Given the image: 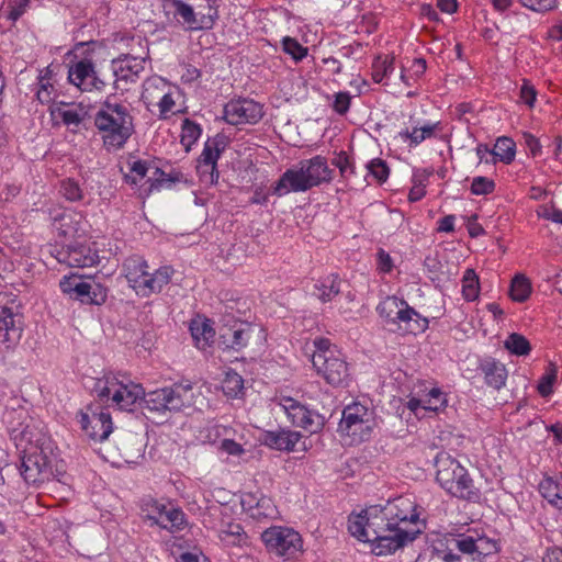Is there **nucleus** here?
<instances>
[{
	"mask_svg": "<svg viewBox=\"0 0 562 562\" xmlns=\"http://www.w3.org/2000/svg\"><path fill=\"white\" fill-rule=\"evenodd\" d=\"M5 422L15 446L23 452L20 473L27 484L38 485L52 474L50 460L44 452L48 440L42 423L33 420L24 409L7 413Z\"/></svg>",
	"mask_w": 562,
	"mask_h": 562,
	"instance_id": "f257e3e1",
	"label": "nucleus"
},
{
	"mask_svg": "<svg viewBox=\"0 0 562 562\" xmlns=\"http://www.w3.org/2000/svg\"><path fill=\"white\" fill-rule=\"evenodd\" d=\"M389 521L394 522L395 538H382L385 551H396L413 542L422 533V522L417 505L407 496H400L387 502L383 507Z\"/></svg>",
	"mask_w": 562,
	"mask_h": 562,
	"instance_id": "f03ea898",
	"label": "nucleus"
},
{
	"mask_svg": "<svg viewBox=\"0 0 562 562\" xmlns=\"http://www.w3.org/2000/svg\"><path fill=\"white\" fill-rule=\"evenodd\" d=\"M435 467L437 469L436 481L450 495L470 502H475L480 498V492L474 486L468 470L449 453H438Z\"/></svg>",
	"mask_w": 562,
	"mask_h": 562,
	"instance_id": "7ed1b4c3",
	"label": "nucleus"
},
{
	"mask_svg": "<svg viewBox=\"0 0 562 562\" xmlns=\"http://www.w3.org/2000/svg\"><path fill=\"white\" fill-rule=\"evenodd\" d=\"M94 392L102 404L124 412H133L140 394V385L128 375L108 373L98 379Z\"/></svg>",
	"mask_w": 562,
	"mask_h": 562,
	"instance_id": "20e7f679",
	"label": "nucleus"
},
{
	"mask_svg": "<svg viewBox=\"0 0 562 562\" xmlns=\"http://www.w3.org/2000/svg\"><path fill=\"white\" fill-rule=\"evenodd\" d=\"M94 124L102 133L105 147L120 148L133 131L132 116L120 104H105L95 115Z\"/></svg>",
	"mask_w": 562,
	"mask_h": 562,
	"instance_id": "39448f33",
	"label": "nucleus"
},
{
	"mask_svg": "<svg viewBox=\"0 0 562 562\" xmlns=\"http://www.w3.org/2000/svg\"><path fill=\"white\" fill-rule=\"evenodd\" d=\"M24 331V316L13 293L0 292V347L15 348Z\"/></svg>",
	"mask_w": 562,
	"mask_h": 562,
	"instance_id": "423d86ee",
	"label": "nucleus"
},
{
	"mask_svg": "<svg viewBox=\"0 0 562 562\" xmlns=\"http://www.w3.org/2000/svg\"><path fill=\"white\" fill-rule=\"evenodd\" d=\"M374 427L373 412L360 403H352L344 408L338 431L350 438V445H356L368 440Z\"/></svg>",
	"mask_w": 562,
	"mask_h": 562,
	"instance_id": "0eeeda50",
	"label": "nucleus"
},
{
	"mask_svg": "<svg viewBox=\"0 0 562 562\" xmlns=\"http://www.w3.org/2000/svg\"><path fill=\"white\" fill-rule=\"evenodd\" d=\"M261 540L269 553L285 560L295 559L303 552L301 535L293 528L272 526L261 532Z\"/></svg>",
	"mask_w": 562,
	"mask_h": 562,
	"instance_id": "6e6552de",
	"label": "nucleus"
},
{
	"mask_svg": "<svg viewBox=\"0 0 562 562\" xmlns=\"http://www.w3.org/2000/svg\"><path fill=\"white\" fill-rule=\"evenodd\" d=\"M146 512L145 519L150 520L151 525H157L171 532L184 529L187 525L186 514L182 509L172 507L167 510L164 503L153 498L151 496L143 497V513Z\"/></svg>",
	"mask_w": 562,
	"mask_h": 562,
	"instance_id": "1a4fd4ad",
	"label": "nucleus"
},
{
	"mask_svg": "<svg viewBox=\"0 0 562 562\" xmlns=\"http://www.w3.org/2000/svg\"><path fill=\"white\" fill-rule=\"evenodd\" d=\"M85 434L94 441H104L113 431L110 413L105 408L89 405L77 415Z\"/></svg>",
	"mask_w": 562,
	"mask_h": 562,
	"instance_id": "9d476101",
	"label": "nucleus"
},
{
	"mask_svg": "<svg viewBox=\"0 0 562 562\" xmlns=\"http://www.w3.org/2000/svg\"><path fill=\"white\" fill-rule=\"evenodd\" d=\"M60 291L72 300L85 304L101 305L106 300V290L101 284L85 281L81 277L71 274L65 276L59 281Z\"/></svg>",
	"mask_w": 562,
	"mask_h": 562,
	"instance_id": "9b49d317",
	"label": "nucleus"
},
{
	"mask_svg": "<svg viewBox=\"0 0 562 562\" xmlns=\"http://www.w3.org/2000/svg\"><path fill=\"white\" fill-rule=\"evenodd\" d=\"M312 363L318 375L331 386H347L351 380L348 363L340 351L312 358Z\"/></svg>",
	"mask_w": 562,
	"mask_h": 562,
	"instance_id": "f8f14e48",
	"label": "nucleus"
},
{
	"mask_svg": "<svg viewBox=\"0 0 562 562\" xmlns=\"http://www.w3.org/2000/svg\"><path fill=\"white\" fill-rule=\"evenodd\" d=\"M367 527L371 533L369 542L372 543V552L375 555H386L395 551H385L387 548L382 547V538L394 539V522L389 521L383 508L370 507L366 509Z\"/></svg>",
	"mask_w": 562,
	"mask_h": 562,
	"instance_id": "ddd939ff",
	"label": "nucleus"
},
{
	"mask_svg": "<svg viewBox=\"0 0 562 562\" xmlns=\"http://www.w3.org/2000/svg\"><path fill=\"white\" fill-rule=\"evenodd\" d=\"M280 405L293 426L301 427L310 434H316L323 429L325 417L315 411L308 409L296 400L283 397Z\"/></svg>",
	"mask_w": 562,
	"mask_h": 562,
	"instance_id": "4468645a",
	"label": "nucleus"
},
{
	"mask_svg": "<svg viewBox=\"0 0 562 562\" xmlns=\"http://www.w3.org/2000/svg\"><path fill=\"white\" fill-rule=\"evenodd\" d=\"M262 116V105L251 99L231 100L224 106V120L231 125L256 124Z\"/></svg>",
	"mask_w": 562,
	"mask_h": 562,
	"instance_id": "2eb2a0df",
	"label": "nucleus"
},
{
	"mask_svg": "<svg viewBox=\"0 0 562 562\" xmlns=\"http://www.w3.org/2000/svg\"><path fill=\"white\" fill-rule=\"evenodd\" d=\"M56 259L71 268H87L98 263L99 256L88 243L76 241L59 250Z\"/></svg>",
	"mask_w": 562,
	"mask_h": 562,
	"instance_id": "dca6fc26",
	"label": "nucleus"
},
{
	"mask_svg": "<svg viewBox=\"0 0 562 562\" xmlns=\"http://www.w3.org/2000/svg\"><path fill=\"white\" fill-rule=\"evenodd\" d=\"M438 559L445 562H464L475 558V538L467 535H457L448 540L446 549L434 548Z\"/></svg>",
	"mask_w": 562,
	"mask_h": 562,
	"instance_id": "f3484780",
	"label": "nucleus"
},
{
	"mask_svg": "<svg viewBox=\"0 0 562 562\" xmlns=\"http://www.w3.org/2000/svg\"><path fill=\"white\" fill-rule=\"evenodd\" d=\"M254 331V327L247 323H235L233 326H224L220 330L218 345L223 350L233 349L240 351L247 347Z\"/></svg>",
	"mask_w": 562,
	"mask_h": 562,
	"instance_id": "a211bd4d",
	"label": "nucleus"
},
{
	"mask_svg": "<svg viewBox=\"0 0 562 562\" xmlns=\"http://www.w3.org/2000/svg\"><path fill=\"white\" fill-rule=\"evenodd\" d=\"M299 166L303 169L311 189L333 180L334 170L328 167L327 159L321 155L301 160Z\"/></svg>",
	"mask_w": 562,
	"mask_h": 562,
	"instance_id": "6ab92c4d",
	"label": "nucleus"
},
{
	"mask_svg": "<svg viewBox=\"0 0 562 562\" xmlns=\"http://www.w3.org/2000/svg\"><path fill=\"white\" fill-rule=\"evenodd\" d=\"M311 187L300 166L286 169L272 187V194L283 196L290 192H305Z\"/></svg>",
	"mask_w": 562,
	"mask_h": 562,
	"instance_id": "aec40b11",
	"label": "nucleus"
},
{
	"mask_svg": "<svg viewBox=\"0 0 562 562\" xmlns=\"http://www.w3.org/2000/svg\"><path fill=\"white\" fill-rule=\"evenodd\" d=\"M85 222L82 214L66 210L54 217L53 227L58 236L64 238H75L85 233Z\"/></svg>",
	"mask_w": 562,
	"mask_h": 562,
	"instance_id": "412c9836",
	"label": "nucleus"
},
{
	"mask_svg": "<svg viewBox=\"0 0 562 562\" xmlns=\"http://www.w3.org/2000/svg\"><path fill=\"white\" fill-rule=\"evenodd\" d=\"M68 79L82 91L91 90L95 80L93 63L89 59H82L74 64L69 68Z\"/></svg>",
	"mask_w": 562,
	"mask_h": 562,
	"instance_id": "4be33fe9",
	"label": "nucleus"
},
{
	"mask_svg": "<svg viewBox=\"0 0 562 562\" xmlns=\"http://www.w3.org/2000/svg\"><path fill=\"white\" fill-rule=\"evenodd\" d=\"M49 113L56 124H64L67 127H78L83 121V110L76 104L59 103L50 106Z\"/></svg>",
	"mask_w": 562,
	"mask_h": 562,
	"instance_id": "5701e85b",
	"label": "nucleus"
},
{
	"mask_svg": "<svg viewBox=\"0 0 562 562\" xmlns=\"http://www.w3.org/2000/svg\"><path fill=\"white\" fill-rule=\"evenodd\" d=\"M191 385L176 384L171 387H167L166 398V414L178 413L183 411L186 407H190L191 402Z\"/></svg>",
	"mask_w": 562,
	"mask_h": 562,
	"instance_id": "b1692460",
	"label": "nucleus"
},
{
	"mask_svg": "<svg viewBox=\"0 0 562 562\" xmlns=\"http://www.w3.org/2000/svg\"><path fill=\"white\" fill-rule=\"evenodd\" d=\"M479 369L484 374L485 383L499 390L505 385L507 379V370L505 366L493 358H487L481 361Z\"/></svg>",
	"mask_w": 562,
	"mask_h": 562,
	"instance_id": "393cba45",
	"label": "nucleus"
},
{
	"mask_svg": "<svg viewBox=\"0 0 562 562\" xmlns=\"http://www.w3.org/2000/svg\"><path fill=\"white\" fill-rule=\"evenodd\" d=\"M147 267L146 262L143 260V278L148 277L143 280V295H147L150 293H159L165 285H167L171 280L172 269L169 266L160 267L155 270L154 273H148L144 270Z\"/></svg>",
	"mask_w": 562,
	"mask_h": 562,
	"instance_id": "a878e982",
	"label": "nucleus"
},
{
	"mask_svg": "<svg viewBox=\"0 0 562 562\" xmlns=\"http://www.w3.org/2000/svg\"><path fill=\"white\" fill-rule=\"evenodd\" d=\"M301 437L299 431L293 430L268 431L265 435V443L277 450L293 451Z\"/></svg>",
	"mask_w": 562,
	"mask_h": 562,
	"instance_id": "bb28decb",
	"label": "nucleus"
},
{
	"mask_svg": "<svg viewBox=\"0 0 562 562\" xmlns=\"http://www.w3.org/2000/svg\"><path fill=\"white\" fill-rule=\"evenodd\" d=\"M397 323H404L406 330L413 334L425 331L429 325L428 319L411 307L406 301L404 305L400 306Z\"/></svg>",
	"mask_w": 562,
	"mask_h": 562,
	"instance_id": "cd10ccee",
	"label": "nucleus"
},
{
	"mask_svg": "<svg viewBox=\"0 0 562 562\" xmlns=\"http://www.w3.org/2000/svg\"><path fill=\"white\" fill-rule=\"evenodd\" d=\"M113 71L117 82H135L140 72V64L137 58L126 55L113 61Z\"/></svg>",
	"mask_w": 562,
	"mask_h": 562,
	"instance_id": "c85d7f7f",
	"label": "nucleus"
},
{
	"mask_svg": "<svg viewBox=\"0 0 562 562\" xmlns=\"http://www.w3.org/2000/svg\"><path fill=\"white\" fill-rule=\"evenodd\" d=\"M340 284L341 279L338 274H328L314 284L313 295L323 303L330 302L340 293Z\"/></svg>",
	"mask_w": 562,
	"mask_h": 562,
	"instance_id": "c756f323",
	"label": "nucleus"
},
{
	"mask_svg": "<svg viewBox=\"0 0 562 562\" xmlns=\"http://www.w3.org/2000/svg\"><path fill=\"white\" fill-rule=\"evenodd\" d=\"M227 144V137L222 133L216 134L213 138H209L204 144L198 161L204 162V166L209 164L217 165V160L220 159L221 154L225 150Z\"/></svg>",
	"mask_w": 562,
	"mask_h": 562,
	"instance_id": "7c9ffc66",
	"label": "nucleus"
},
{
	"mask_svg": "<svg viewBox=\"0 0 562 562\" xmlns=\"http://www.w3.org/2000/svg\"><path fill=\"white\" fill-rule=\"evenodd\" d=\"M499 548L495 540L487 537L475 538V558L467 559L464 562H494Z\"/></svg>",
	"mask_w": 562,
	"mask_h": 562,
	"instance_id": "2f4dec72",
	"label": "nucleus"
},
{
	"mask_svg": "<svg viewBox=\"0 0 562 562\" xmlns=\"http://www.w3.org/2000/svg\"><path fill=\"white\" fill-rule=\"evenodd\" d=\"M121 277L128 286L138 294L140 288V257L137 255L128 257L122 265Z\"/></svg>",
	"mask_w": 562,
	"mask_h": 562,
	"instance_id": "473e14b6",
	"label": "nucleus"
},
{
	"mask_svg": "<svg viewBox=\"0 0 562 562\" xmlns=\"http://www.w3.org/2000/svg\"><path fill=\"white\" fill-rule=\"evenodd\" d=\"M183 179V173L172 170L165 172L159 167H155L153 177H148L147 182L150 183L148 191L159 190L160 188H170L172 184L180 182Z\"/></svg>",
	"mask_w": 562,
	"mask_h": 562,
	"instance_id": "72a5a7b5",
	"label": "nucleus"
},
{
	"mask_svg": "<svg viewBox=\"0 0 562 562\" xmlns=\"http://www.w3.org/2000/svg\"><path fill=\"white\" fill-rule=\"evenodd\" d=\"M493 160H499L506 165L510 164L515 159L516 144L515 142L506 136L498 137L494 148L491 150Z\"/></svg>",
	"mask_w": 562,
	"mask_h": 562,
	"instance_id": "f704fd0d",
	"label": "nucleus"
},
{
	"mask_svg": "<svg viewBox=\"0 0 562 562\" xmlns=\"http://www.w3.org/2000/svg\"><path fill=\"white\" fill-rule=\"evenodd\" d=\"M37 100L41 103H49L55 97V87L53 80V70L46 67L40 71Z\"/></svg>",
	"mask_w": 562,
	"mask_h": 562,
	"instance_id": "c9c22d12",
	"label": "nucleus"
},
{
	"mask_svg": "<svg viewBox=\"0 0 562 562\" xmlns=\"http://www.w3.org/2000/svg\"><path fill=\"white\" fill-rule=\"evenodd\" d=\"M167 387L146 393L143 390V403L150 413L166 417Z\"/></svg>",
	"mask_w": 562,
	"mask_h": 562,
	"instance_id": "e433bc0d",
	"label": "nucleus"
},
{
	"mask_svg": "<svg viewBox=\"0 0 562 562\" xmlns=\"http://www.w3.org/2000/svg\"><path fill=\"white\" fill-rule=\"evenodd\" d=\"M172 5L175 7V16L188 24L191 30H204L200 27L201 16L198 18L192 5L182 0H172Z\"/></svg>",
	"mask_w": 562,
	"mask_h": 562,
	"instance_id": "4c0bfd02",
	"label": "nucleus"
},
{
	"mask_svg": "<svg viewBox=\"0 0 562 562\" xmlns=\"http://www.w3.org/2000/svg\"><path fill=\"white\" fill-rule=\"evenodd\" d=\"M190 331L195 345L199 349H205L213 342L215 330L206 323L192 322L190 325Z\"/></svg>",
	"mask_w": 562,
	"mask_h": 562,
	"instance_id": "58836bf2",
	"label": "nucleus"
},
{
	"mask_svg": "<svg viewBox=\"0 0 562 562\" xmlns=\"http://www.w3.org/2000/svg\"><path fill=\"white\" fill-rule=\"evenodd\" d=\"M531 290L530 280L526 276L518 273L510 282L509 296L513 301L522 303L528 300Z\"/></svg>",
	"mask_w": 562,
	"mask_h": 562,
	"instance_id": "ea45409f",
	"label": "nucleus"
},
{
	"mask_svg": "<svg viewBox=\"0 0 562 562\" xmlns=\"http://www.w3.org/2000/svg\"><path fill=\"white\" fill-rule=\"evenodd\" d=\"M202 127L196 122L184 119L181 124L180 143L184 147L186 153L191 150L192 145L200 138Z\"/></svg>",
	"mask_w": 562,
	"mask_h": 562,
	"instance_id": "a19ab883",
	"label": "nucleus"
},
{
	"mask_svg": "<svg viewBox=\"0 0 562 562\" xmlns=\"http://www.w3.org/2000/svg\"><path fill=\"white\" fill-rule=\"evenodd\" d=\"M348 530L358 540L369 542L371 533L367 527L366 509L358 515H351L349 517Z\"/></svg>",
	"mask_w": 562,
	"mask_h": 562,
	"instance_id": "79ce46f5",
	"label": "nucleus"
},
{
	"mask_svg": "<svg viewBox=\"0 0 562 562\" xmlns=\"http://www.w3.org/2000/svg\"><path fill=\"white\" fill-rule=\"evenodd\" d=\"M404 304V300H400L395 296H387L378 305L376 311L381 317L385 318L390 323L396 324L400 306Z\"/></svg>",
	"mask_w": 562,
	"mask_h": 562,
	"instance_id": "37998d69",
	"label": "nucleus"
},
{
	"mask_svg": "<svg viewBox=\"0 0 562 562\" xmlns=\"http://www.w3.org/2000/svg\"><path fill=\"white\" fill-rule=\"evenodd\" d=\"M480 291L479 277L473 269H467L462 278L463 297L471 302L477 299Z\"/></svg>",
	"mask_w": 562,
	"mask_h": 562,
	"instance_id": "c03bdc74",
	"label": "nucleus"
},
{
	"mask_svg": "<svg viewBox=\"0 0 562 562\" xmlns=\"http://www.w3.org/2000/svg\"><path fill=\"white\" fill-rule=\"evenodd\" d=\"M120 168L124 175L125 181L131 186H137V180L140 177V159L134 155H130L121 162Z\"/></svg>",
	"mask_w": 562,
	"mask_h": 562,
	"instance_id": "a18cd8bd",
	"label": "nucleus"
},
{
	"mask_svg": "<svg viewBox=\"0 0 562 562\" xmlns=\"http://www.w3.org/2000/svg\"><path fill=\"white\" fill-rule=\"evenodd\" d=\"M504 345L505 348L510 351V353L516 356H527L531 350V346L528 339L517 333L510 334L505 340Z\"/></svg>",
	"mask_w": 562,
	"mask_h": 562,
	"instance_id": "49530a36",
	"label": "nucleus"
},
{
	"mask_svg": "<svg viewBox=\"0 0 562 562\" xmlns=\"http://www.w3.org/2000/svg\"><path fill=\"white\" fill-rule=\"evenodd\" d=\"M281 44L283 52L290 55L295 63L301 61L307 55L308 48L300 44L294 37L285 36Z\"/></svg>",
	"mask_w": 562,
	"mask_h": 562,
	"instance_id": "de8ad7c7",
	"label": "nucleus"
},
{
	"mask_svg": "<svg viewBox=\"0 0 562 562\" xmlns=\"http://www.w3.org/2000/svg\"><path fill=\"white\" fill-rule=\"evenodd\" d=\"M558 368L554 363L550 362L546 373L541 376L537 390L543 397L549 396L553 392V384L557 381Z\"/></svg>",
	"mask_w": 562,
	"mask_h": 562,
	"instance_id": "09e8293b",
	"label": "nucleus"
},
{
	"mask_svg": "<svg viewBox=\"0 0 562 562\" xmlns=\"http://www.w3.org/2000/svg\"><path fill=\"white\" fill-rule=\"evenodd\" d=\"M196 172L199 175L200 181L204 186H213L217 183L220 177L217 165L209 164L204 166V162L198 161Z\"/></svg>",
	"mask_w": 562,
	"mask_h": 562,
	"instance_id": "8fccbe9b",
	"label": "nucleus"
},
{
	"mask_svg": "<svg viewBox=\"0 0 562 562\" xmlns=\"http://www.w3.org/2000/svg\"><path fill=\"white\" fill-rule=\"evenodd\" d=\"M394 58H391L390 60L384 59L380 60L378 59L373 64V72H372V79L374 82L380 83L385 77H390L394 71Z\"/></svg>",
	"mask_w": 562,
	"mask_h": 562,
	"instance_id": "3c124183",
	"label": "nucleus"
},
{
	"mask_svg": "<svg viewBox=\"0 0 562 562\" xmlns=\"http://www.w3.org/2000/svg\"><path fill=\"white\" fill-rule=\"evenodd\" d=\"M368 171L373 176L378 182L383 183L387 180L390 168L387 164L381 158H374L367 165Z\"/></svg>",
	"mask_w": 562,
	"mask_h": 562,
	"instance_id": "603ef678",
	"label": "nucleus"
},
{
	"mask_svg": "<svg viewBox=\"0 0 562 562\" xmlns=\"http://www.w3.org/2000/svg\"><path fill=\"white\" fill-rule=\"evenodd\" d=\"M495 190V182L494 180L479 176L473 178L472 184H471V193L474 195H486L491 194Z\"/></svg>",
	"mask_w": 562,
	"mask_h": 562,
	"instance_id": "864d4df0",
	"label": "nucleus"
},
{
	"mask_svg": "<svg viewBox=\"0 0 562 562\" xmlns=\"http://www.w3.org/2000/svg\"><path fill=\"white\" fill-rule=\"evenodd\" d=\"M331 164L339 169L342 178L348 179L351 175L355 173V165L346 151L338 153L331 160Z\"/></svg>",
	"mask_w": 562,
	"mask_h": 562,
	"instance_id": "5fc2aeb1",
	"label": "nucleus"
},
{
	"mask_svg": "<svg viewBox=\"0 0 562 562\" xmlns=\"http://www.w3.org/2000/svg\"><path fill=\"white\" fill-rule=\"evenodd\" d=\"M60 192L71 202H77L82 199V190L79 183L72 179H66L61 182Z\"/></svg>",
	"mask_w": 562,
	"mask_h": 562,
	"instance_id": "6e6d98bb",
	"label": "nucleus"
},
{
	"mask_svg": "<svg viewBox=\"0 0 562 562\" xmlns=\"http://www.w3.org/2000/svg\"><path fill=\"white\" fill-rule=\"evenodd\" d=\"M541 488L543 490L544 498H547L550 504L558 508H562V487L549 481L547 486L541 485Z\"/></svg>",
	"mask_w": 562,
	"mask_h": 562,
	"instance_id": "4d7b16f0",
	"label": "nucleus"
},
{
	"mask_svg": "<svg viewBox=\"0 0 562 562\" xmlns=\"http://www.w3.org/2000/svg\"><path fill=\"white\" fill-rule=\"evenodd\" d=\"M244 387V380L243 378L236 373V372H229L227 373L223 389L226 392V394L236 396L241 389Z\"/></svg>",
	"mask_w": 562,
	"mask_h": 562,
	"instance_id": "13d9d810",
	"label": "nucleus"
},
{
	"mask_svg": "<svg viewBox=\"0 0 562 562\" xmlns=\"http://www.w3.org/2000/svg\"><path fill=\"white\" fill-rule=\"evenodd\" d=\"M209 7V12L206 14H201V24L200 27L205 30L213 29L216 20L220 18L218 15V5L216 0H205Z\"/></svg>",
	"mask_w": 562,
	"mask_h": 562,
	"instance_id": "bf43d9fd",
	"label": "nucleus"
},
{
	"mask_svg": "<svg viewBox=\"0 0 562 562\" xmlns=\"http://www.w3.org/2000/svg\"><path fill=\"white\" fill-rule=\"evenodd\" d=\"M521 5L535 12H547L557 7L558 0H519Z\"/></svg>",
	"mask_w": 562,
	"mask_h": 562,
	"instance_id": "052dcab7",
	"label": "nucleus"
},
{
	"mask_svg": "<svg viewBox=\"0 0 562 562\" xmlns=\"http://www.w3.org/2000/svg\"><path fill=\"white\" fill-rule=\"evenodd\" d=\"M521 101L529 108H533L537 99V90L533 85L527 79L522 80L519 92Z\"/></svg>",
	"mask_w": 562,
	"mask_h": 562,
	"instance_id": "680f3d73",
	"label": "nucleus"
},
{
	"mask_svg": "<svg viewBox=\"0 0 562 562\" xmlns=\"http://www.w3.org/2000/svg\"><path fill=\"white\" fill-rule=\"evenodd\" d=\"M420 131L422 128L416 126L412 131L406 128L398 133V137L404 142H408L409 147H414L425 140V136Z\"/></svg>",
	"mask_w": 562,
	"mask_h": 562,
	"instance_id": "e2e57ef3",
	"label": "nucleus"
},
{
	"mask_svg": "<svg viewBox=\"0 0 562 562\" xmlns=\"http://www.w3.org/2000/svg\"><path fill=\"white\" fill-rule=\"evenodd\" d=\"M447 403L446 395L439 389H431L428 393L426 409L438 411Z\"/></svg>",
	"mask_w": 562,
	"mask_h": 562,
	"instance_id": "0e129e2a",
	"label": "nucleus"
},
{
	"mask_svg": "<svg viewBox=\"0 0 562 562\" xmlns=\"http://www.w3.org/2000/svg\"><path fill=\"white\" fill-rule=\"evenodd\" d=\"M350 102H351V95L349 92H345V91L337 92L335 94L333 109L338 114L345 115L349 111Z\"/></svg>",
	"mask_w": 562,
	"mask_h": 562,
	"instance_id": "69168bd1",
	"label": "nucleus"
},
{
	"mask_svg": "<svg viewBox=\"0 0 562 562\" xmlns=\"http://www.w3.org/2000/svg\"><path fill=\"white\" fill-rule=\"evenodd\" d=\"M522 139H524L525 146L528 148V150L532 157H537V156L541 155L542 146L540 144L539 138H537L535 135H532L529 132H524Z\"/></svg>",
	"mask_w": 562,
	"mask_h": 562,
	"instance_id": "338daca9",
	"label": "nucleus"
},
{
	"mask_svg": "<svg viewBox=\"0 0 562 562\" xmlns=\"http://www.w3.org/2000/svg\"><path fill=\"white\" fill-rule=\"evenodd\" d=\"M315 351L312 358H316L317 356H328L329 353L338 352L339 350L336 347H333L330 341L326 338H318L314 340Z\"/></svg>",
	"mask_w": 562,
	"mask_h": 562,
	"instance_id": "774afa93",
	"label": "nucleus"
}]
</instances>
